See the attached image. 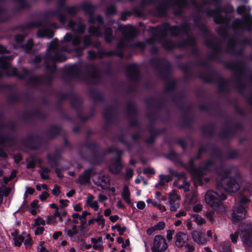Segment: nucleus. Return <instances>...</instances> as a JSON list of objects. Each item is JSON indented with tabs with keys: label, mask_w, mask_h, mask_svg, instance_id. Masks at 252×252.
Returning <instances> with one entry per match:
<instances>
[{
	"label": "nucleus",
	"mask_w": 252,
	"mask_h": 252,
	"mask_svg": "<svg viewBox=\"0 0 252 252\" xmlns=\"http://www.w3.org/2000/svg\"><path fill=\"white\" fill-rule=\"evenodd\" d=\"M59 202L62 207L64 208L67 206L68 201L67 200L60 199Z\"/></svg>",
	"instance_id": "54"
},
{
	"label": "nucleus",
	"mask_w": 252,
	"mask_h": 252,
	"mask_svg": "<svg viewBox=\"0 0 252 252\" xmlns=\"http://www.w3.org/2000/svg\"><path fill=\"white\" fill-rule=\"evenodd\" d=\"M137 207L139 209H143L145 207V203L143 201H139L137 203Z\"/></svg>",
	"instance_id": "53"
},
{
	"label": "nucleus",
	"mask_w": 252,
	"mask_h": 252,
	"mask_svg": "<svg viewBox=\"0 0 252 252\" xmlns=\"http://www.w3.org/2000/svg\"><path fill=\"white\" fill-rule=\"evenodd\" d=\"M194 221L198 224V225H202L204 224L206 222L205 220L201 217L197 215H195L193 216Z\"/></svg>",
	"instance_id": "31"
},
{
	"label": "nucleus",
	"mask_w": 252,
	"mask_h": 252,
	"mask_svg": "<svg viewBox=\"0 0 252 252\" xmlns=\"http://www.w3.org/2000/svg\"><path fill=\"white\" fill-rule=\"evenodd\" d=\"M219 188V185H218L217 191L213 190L207 191L205 195L204 199L206 203L214 209L222 213L225 211V209L221 203V200L225 199L226 196L225 193L220 192Z\"/></svg>",
	"instance_id": "1"
},
{
	"label": "nucleus",
	"mask_w": 252,
	"mask_h": 252,
	"mask_svg": "<svg viewBox=\"0 0 252 252\" xmlns=\"http://www.w3.org/2000/svg\"><path fill=\"white\" fill-rule=\"evenodd\" d=\"M64 40L67 42L71 41L72 43L74 46H78L79 47L75 49L76 52H78L79 50L81 51L83 49L87 47L91 43L90 37L89 36H86L83 40V45L81 46L80 44L81 42V39L80 37L78 35L74 36L73 37L69 33L65 34L64 36Z\"/></svg>",
	"instance_id": "5"
},
{
	"label": "nucleus",
	"mask_w": 252,
	"mask_h": 252,
	"mask_svg": "<svg viewBox=\"0 0 252 252\" xmlns=\"http://www.w3.org/2000/svg\"><path fill=\"white\" fill-rule=\"evenodd\" d=\"M9 56H3L0 58V68L4 69L7 75H16L20 78H24L29 75V71L26 68H23V75L17 74L16 69L10 67V63L8 62Z\"/></svg>",
	"instance_id": "3"
},
{
	"label": "nucleus",
	"mask_w": 252,
	"mask_h": 252,
	"mask_svg": "<svg viewBox=\"0 0 252 252\" xmlns=\"http://www.w3.org/2000/svg\"><path fill=\"white\" fill-rule=\"evenodd\" d=\"M49 196V194L47 192H44L40 195L39 198L41 200H44L46 199Z\"/></svg>",
	"instance_id": "59"
},
{
	"label": "nucleus",
	"mask_w": 252,
	"mask_h": 252,
	"mask_svg": "<svg viewBox=\"0 0 252 252\" xmlns=\"http://www.w3.org/2000/svg\"><path fill=\"white\" fill-rule=\"evenodd\" d=\"M168 199L171 211H176L179 208L180 196L176 193L175 190H172L169 193Z\"/></svg>",
	"instance_id": "9"
},
{
	"label": "nucleus",
	"mask_w": 252,
	"mask_h": 252,
	"mask_svg": "<svg viewBox=\"0 0 252 252\" xmlns=\"http://www.w3.org/2000/svg\"><path fill=\"white\" fill-rule=\"evenodd\" d=\"M109 169L114 174L119 173L122 169V165L120 160H118L114 163H112L110 165Z\"/></svg>",
	"instance_id": "21"
},
{
	"label": "nucleus",
	"mask_w": 252,
	"mask_h": 252,
	"mask_svg": "<svg viewBox=\"0 0 252 252\" xmlns=\"http://www.w3.org/2000/svg\"><path fill=\"white\" fill-rule=\"evenodd\" d=\"M191 236L193 242L198 245H204L208 241L205 234L201 231H193L191 233Z\"/></svg>",
	"instance_id": "10"
},
{
	"label": "nucleus",
	"mask_w": 252,
	"mask_h": 252,
	"mask_svg": "<svg viewBox=\"0 0 252 252\" xmlns=\"http://www.w3.org/2000/svg\"><path fill=\"white\" fill-rule=\"evenodd\" d=\"M112 229L113 230L114 229H117V230L119 232V234L120 235H122L126 231V227L125 226H124L123 227H121V226L118 224H116L114 226H113L112 227Z\"/></svg>",
	"instance_id": "32"
},
{
	"label": "nucleus",
	"mask_w": 252,
	"mask_h": 252,
	"mask_svg": "<svg viewBox=\"0 0 252 252\" xmlns=\"http://www.w3.org/2000/svg\"><path fill=\"white\" fill-rule=\"evenodd\" d=\"M112 33V31L111 29L107 28L105 29L104 36L105 40L108 42H110L113 39Z\"/></svg>",
	"instance_id": "27"
},
{
	"label": "nucleus",
	"mask_w": 252,
	"mask_h": 252,
	"mask_svg": "<svg viewBox=\"0 0 252 252\" xmlns=\"http://www.w3.org/2000/svg\"><path fill=\"white\" fill-rule=\"evenodd\" d=\"M247 10V8L245 6H240L237 9V12L240 14H244Z\"/></svg>",
	"instance_id": "45"
},
{
	"label": "nucleus",
	"mask_w": 252,
	"mask_h": 252,
	"mask_svg": "<svg viewBox=\"0 0 252 252\" xmlns=\"http://www.w3.org/2000/svg\"><path fill=\"white\" fill-rule=\"evenodd\" d=\"M159 177V184L161 186H163L165 183L169 182L172 179V177L171 175H160Z\"/></svg>",
	"instance_id": "26"
},
{
	"label": "nucleus",
	"mask_w": 252,
	"mask_h": 252,
	"mask_svg": "<svg viewBox=\"0 0 252 252\" xmlns=\"http://www.w3.org/2000/svg\"><path fill=\"white\" fill-rule=\"evenodd\" d=\"M224 190L230 192L237 191L240 188V180L228 177H221L220 184Z\"/></svg>",
	"instance_id": "4"
},
{
	"label": "nucleus",
	"mask_w": 252,
	"mask_h": 252,
	"mask_svg": "<svg viewBox=\"0 0 252 252\" xmlns=\"http://www.w3.org/2000/svg\"><path fill=\"white\" fill-rule=\"evenodd\" d=\"M239 201L241 204H244L250 202V200L246 196H242Z\"/></svg>",
	"instance_id": "50"
},
{
	"label": "nucleus",
	"mask_w": 252,
	"mask_h": 252,
	"mask_svg": "<svg viewBox=\"0 0 252 252\" xmlns=\"http://www.w3.org/2000/svg\"><path fill=\"white\" fill-rule=\"evenodd\" d=\"M34 222L35 224L38 226L40 225H44L45 224V221L40 217L36 218L34 220Z\"/></svg>",
	"instance_id": "37"
},
{
	"label": "nucleus",
	"mask_w": 252,
	"mask_h": 252,
	"mask_svg": "<svg viewBox=\"0 0 252 252\" xmlns=\"http://www.w3.org/2000/svg\"><path fill=\"white\" fill-rule=\"evenodd\" d=\"M202 205L200 203H198L193 207L192 209L194 212H199L202 210Z\"/></svg>",
	"instance_id": "43"
},
{
	"label": "nucleus",
	"mask_w": 252,
	"mask_h": 252,
	"mask_svg": "<svg viewBox=\"0 0 252 252\" xmlns=\"http://www.w3.org/2000/svg\"><path fill=\"white\" fill-rule=\"evenodd\" d=\"M94 199L95 197L93 195L89 194L87 196L85 204L96 211L98 210L99 205L97 201L95 200Z\"/></svg>",
	"instance_id": "15"
},
{
	"label": "nucleus",
	"mask_w": 252,
	"mask_h": 252,
	"mask_svg": "<svg viewBox=\"0 0 252 252\" xmlns=\"http://www.w3.org/2000/svg\"><path fill=\"white\" fill-rule=\"evenodd\" d=\"M53 217L56 218L58 217H60V220H62V216H61V214L59 212V209H56L53 214Z\"/></svg>",
	"instance_id": "55"
},
{
	"label": "nucleus",
	"mask_w": 252,
	"mask_h": 252,
	"mask_svg": "<svg viewBox=\"0 0 252 252\" xmlns=\"http://www.w3.org/2000/svg\"><path fill=\"white\" fill-rule=\"evenodd\" d=\"M44 231V228L43 227H38L34 230V233L35 235L41 234Z\"/></svg>",
	"instance_id": "51"
},
{
	"label": "nucleus",
	"mask_w": 252,
	"mask_h": 252,
	"mask_svg": "<svg viewBox=\"0 0 252 252\" xmlns=\"http://www.w3.org/2000/svg\"><path fill=\"white\" fill-rule=\"evenodd\" d=\"M23 235H24V240L23 241L24 243V245L27 246H32V242L30 235L25 232H23Z\"/></svg>",
	"instance_id": "29"
},
{
	"label": "nucleus",
	"mask_w": 252,
	"mask_h": 252,
	"mask_svg": "<svg viewBox=\"0 0 252 252\" xmlns=\"http://www.w3.org/2000/svg\"><path fill=\"white\" fill-rule=\"evenodd\" d=\"M94 171L92 169L86 170L84 172L80 175L78 182L80 184H85L87 183L90 180V176L94 174Z\"/></svg>",
	"instance_id": "14"
},
{
	"label": "nucleus",
	"mask_w": 252,
	"mask_h": 252,
	"mask_svg": "<svg viewBox=\"0 0 252 252\" xmlns=\"http://www.w3.org/2000/svg\"><path fill=\"white\" fill-rule=\"evenodd\" d=\"M123 34L126 39H131L135 35V29L133 27L125 26L124 27Z\"/></svg>",
	"instance_id": "16"
},
{
	"label": "nucleus",
	"mask_w": 252,
	"mask_h": 252,
	"mask_svg": "<svg viewBox=\"0 0 252 252\" xmlns=\"http://www.w3.org/2000/svg\"><path fill=\"white\" fill-rule=\"evenodd\" d=\"M33 42L32 39L28 40V42L25 45L26 52H29L32 48Z\"/></svg>",
	"instance_id": "41"
},
{
	"label": "nucleus",
	"mask_w": 252,
	"mask_h": 252,
	"mask_svg": "<svg viewBox=\"0 0 252 252\" xmlns=\"http://www.w3.org/2000/svg\"><path fill=\"white\" fill-rule=\"evenodd\" d=\"M174 233L173 230H168L167 231L166 238L168 240H171L172 239V235Z\"/></svg>",
	"instance_id": "47"
},
{
	"label": "nucleus",
	"mask_w": 252,
	"mask_h": 252,
	"mask_svg": "<svg viewBox=\"0 0 252 252\" xmlns=\"http://www.w3.org/2000/svg\"><path fill=\"white\" fill-rule=\"evenodd\" d=\"M222 252H232L230 247V244L228 243L224 244Z\"/></svg>",
	"instance_id": "42"
},
{
	"label": "nucleus",
	"mask_w": 252,
	"mask_h": 252,
	"mask_svg": "<svg viewBox=\"0 0 252 252\" xmlns=\"http://www.w3.org/2000/svg\"><path fill=\"white\" fill-rule=\"evenodd\" d=\"M246 211L242 206L235 207L232 214V220L233 221H237L244 219L245 217Z\"/></svg>",
	"instance_id": "11"
},
{
	"label": "nucleus",
	"mask_w": 252,
	"mask_h": 252,
	"mask_svg": "<svg viewBox=\"0 0 252 252\" xmlns=\"http://www.w3.org/2000/svg\"><path fill=\"white\" fill-rule=\"evenodd\" d=\"M206 216L207 218L212 222L215 221L214 220V212L213 211L206 212Z\"/></svg>",
	"instance_id": "35"
},
{
	"label": "nucleus",
	"mask_w": 252,
	"mask_h": 252,
	"mask_svg": "<svg viewBox=\"0 0 252 252\" xmlns=\"http://www.w3.org/2000/svg\"><path fill=\"white\" fill-rule=\"evenodd\" d=\"M119 219V217L117 215H113L110 217L109 219L112 222H116Z\"/></svg>",
	"instance_id": "64"
},
{
	"label": "nucleus",
	"mask_w": 252,
	"mask_h": 252,
	"mask_svg": "<svg viewBox=\"0 0 252 252\" xmlns=\"http://www.w3.org/2000/svg\"><path fill=\"white\" fill-rule=\"evenodd\" d=\"M77 225H73L71 228H65L64 230L66 235L70 238H72L75 235L78 234V231L77 229Z\"/></svg>",
	"instance_id": "24"
},
{
	"label": "nucleus",
	"mask_w": 252,
	"mask_h": 252,
	"mask_svg": "<svg viewBox=\"0 0 252 252\" xmlns=\"http://www.w3.org/2000/svg\"><path fill=\"white\" fill-rule=\"evenodd\" d=\"M83 7H84V9L86 11H88L89 12H91L93 9V6L90 4H85V5H84Z\"/></svg>",
	"instance_id": "52"
},
{
	"label": "nucleus",
	"mask_w": 252,
	"mask_h": 252,
	"mask_svg": "<svg viewBox=\"0 0 252 252\" xmlns=\"http://www.w3.org/2000/svg\"><path fill=\"white\" fill-rule=\"evenodd\" d=\"M37 36L40 37H47L50 38L53 36V32L50 29L44 28L38 31Z\"/></svg>",
	"instance_id": "17"
},
{
	"label": "nucleus",
	"mask_w": 252,
	"mask_h": 252,
	"mask_svg": "<svg viewBox=\"0 0 252 252\" xmlns=\"http://www.w3.org/2000/svg\"><path fill=\"white\" fill-rule=\"evenodd\" d=\"M24 36L21 35H18L15 37V40L17 43H20L24 40Z\"/></svg>",
	"instance_id": "58"
},
{
	"label": "nucleus",
	"mask_w": 252,
	"mask_h": 252,
	"mask_svg": "<svg viewBox=\"0 0 252 252\" xmlns=\"http://www.w3.org/2000/svg\"><path fill=\"white\" fill-rule=\"evenodd\" d=\"M212 164V161H208L205 165L202 167L203 170H209L210 169L209 166Z\"/></svg>",
	"instance_id": "56"
},
{
	"label": "nucleus",
	"mask_w": 252,
	"mask_h": 252,
	"mask_svg": "<svg viewBox=\"0 0 252 252\" xmlns=\"http://www.w3.org/2000/svg\"><path fill=\"white\" fill-rule=\"evenodd\" d=\"M11 191V189L5 186H2L0 188V205L2 203L3 196H7Z\"/></svg>",
	"instance_id": "23"
},
{
	"label": "nucleus",
	"mask_w": 252,
	"mask_h": 252,
	"mask_svg": "<svg viewBox=\"0 0 252 252\" xmlns=\"http://www.w3.org/2000/svg\"><path fill=\"white\" fill-rule=\"evenodd\" d=\"M14 240L15 245L16 246L19 247L24 240V235H23V233L19 236L14 237Z\"/></svg>",
	"instance_id": "30"
},
{
	"label": "nucleus",
	"mask_w": 252,
	"mask_h": 252,
	"mask_svg": "<svg viewBox=\"0 0 252 252\" xmlns=\"http://www.w3.org/2000/svg\"><path fill=\"white\" fill-rule=\"evenodd\" d=\"M189 183L186 181H183V184L182 185H180L179 188L180 189H184L185 191L189 190Z\"/></svg>",
	"instance_id": "39"
},
{
	"label": "nucleus",
	"mask_w": 252,
	"mask_h": 252,
	"mask_svg": "<svg viewBox=\"0 0 252 252\" xmlns=\"http://www.w3.org/2000/svg\"><path fill=\"white\" fill-rule=\"evenodd\" d=\"M168 247L166 240L163 236L157 235L154 237L153 246L151 247L152 252H162Z\"/></svg>",
	"instance_id": "6"
},
{
	"label": "nucleus",
	"mask_w": 252,
	"mask_h": 252,
	"mask_svg": "<svg viewBox=\"0 0 252 252\" xmlns=\"http://www.w3.org/2000/svg\"><path fill=\"white\" fill-rule=\"evenodd\" d=\"M69 26L72 30L76 32L83 33L85 30V27L81 23L76 24L73 21H69Z\"/></svg>",
	"instance_id": "18"
},
{
	"label": "nucleus",
	"mask_w": 252,
	"mask_h": 252,
	"mask_svg": "<svg viewBox=\"0 0 252 252\" xmlns=\"http://www.w3.org/2000/svg\"><path fill=\"white\" fill-rule=\"evenodd\" d=\"M208 14L214 17V21L216 23H224L226 25L228 24V20L227 18L222 15L221 11L220 9L209 11L208 12Z\"/></svg>",
	"instance_id": "12"
},
{
	"label": "nucleus",
	"mask_w": 252,
	"mask_h": 252,
	"mask_svg": "<svg viewBox=\"0 0 252 252\" xmlns=\"http://www.w3.org/2000/svg\"><path fill=\"white\" fill-rule=\"evenodd\" d=\"M98 200L100 202H102V201H105L107 199V197L105 195L102 194H99L98 196Z\"/></svg>",
	"instance_id": "57"
},
{
	"label": "nucleus",
	"mask_w": 252,
	"mask_h": 252,
	"mask_svg": "<svg viewBox=\"0 0 252 252\" xmlns=\"http://www.w3.org/2000/svg\"><path fill=\"white\" fill-rule=\"evenodd\" d=\"M233 27L235 29L244 28L250 30L252 27V16L246 14L243 17V20H235L233 23Z\"/></svg>",
	"instance_id": "7"
},
{
	"label": "nucleus",
	"mask_w": 252,
	"mask_h": 252,
	"mask_svg": "<svg viewBox=\"0 0 252 252\" xmlns=\"http://www.w3.org/2000/svg\"><path fill=\"white\" fill-rule=\"evenodd\" d=\"M165 223L163 221H160L155 225V228L157 230H162L165 227Z\"/></svg>",
	"instance_id": "38"
},
{
	"label": "nucleus",
	"mask_w": 252,
	"mask_h": 252,
	"mask_svg": "<svg viewBox=\"0 0 252 252\" xmlns=\"http://www.w3.org/2000/svg\"><path fill=\"white\" fill-rule=\"evenodd\" d=\"M130 191L127 186L124 187L122 193V196L123 199L128 204H131V199L130 197Z\"/></svg>",
	"instance_id": "22"
},
{
	"label": "nucleus",
	"mask_w": 252,
	"mask_h": 252,
	"mask_svg": "<svg viewBox=\"0 0 252 252\" xmlns=\"http://www.w3.org/2000/svg\"><path fill=\"white\" fill-rule=\"evenodd\" d=\"M58 41L55 39L51 42L48 47L47 53L45 57V61L47 68L49 67V62L51 63L63 62L66 60V58L63 55L58 54Z\"/></svg>",
	"instance_id": "2"
},
{
	"label": "nucleus",
	"mask_w": 252,
	"mask_h": 252,
	"mask_svg": "<svg viewBox=\"0 0 252 252\" xmlns=\"http://www.w3.org/2000/svg\"><path fill=\"white\" fill-rule=\"evenodd\" d=\"M184 247L187 248L188 250L186 252H193L195 250V248L192 245L188 244V243L186 244Z\"/></svg>",
	"instance_id": "46"
},
{
	"label": "nucleus",
	"mask_w": 252,
	"mask_h": 252,
	"mask_svg": "<svg viewBox=\"0 0 252 252\" xmlns=\"http://www.w3.org/2000/svg\"><path fill=\"white\" fill-rule=\"evenodd\" d=\"M73 218V222L74 225H76L78 223V220H80V215L78 213H74L72 215Z\"/></svg>",
	"instance_id": "36"
},
{
	"label": "nucleus",
	"mask_w": 252,
	"mask_h": 252,
	"mask_svg": "<svg viewBox=\"0 0 252 252\" xmlns=\"http://www.w3.org/2000/svg\"><path fill=\"white\" fill-rule=\"evenodd\" d=\"M52 192L54 195L56 196H58L60 193V187L57 185H55Z\"/></svg>",
	"instance_id": "44"
},
{
	"label": "nucleus",
	"mask_w": 252,
	"mask_h": 252,
	"mask_svg": "<svg viewBox=\"0 0 252 252\" xmlns=\"http://www.w3.org/2000/svg\"><path fill=\"white\" fill-rule=\"evenodd\" d=\"M156 230V229H155V226H153L152 227H150V228H149L147 230V234L148 235H151L152 233H153Z\"/></svg>",
	"instance_id": "63"
},
{
	"label": "nucleus",
	"mask_w": 252,
	"mask_h": 252,
	"mask_svg": "<svg viewBox=\"0 0 252 252\" xmlns=\"http://www.w3.org/2000/svg\"><path fill=\"white\" fill-rule=\"evenodd\" d=\"M133 174V170L131 169H128L126 171V176L127 178H131Z\"/></svg>",
	"instance_id": "49"
},
{
	"label": "nucleus",
	"mask_w": 252,
	"mask_h": 252,
	"mask_svg": "<svg viewBox=\"0 0 252 252\" xmlns=\"http://www.w3.org/2000/svg\"><path fill=\"white\" fill-rule=\"evenodd\" d=\"M109 181L110 179L108 176L102 175L98 177V180L95 182V184L103 188H105L109 185Z\"/></svg>",
	"instance_id": "19"
},
{
	"label": "nucleus",
	"mask_w": 252,
	"mask_h": 252,
	"mask_svg": "<svg viewBox=\"0 0 252 252\" xmlns=\"http://www.w3.org/2000/svg\"><path fill=\"white\" fill-rule=\"evenodd\" d=\"M89 22L92 24H97L99 27L103 23L102 18L100 16L91 15L89 19Z\"/></svg>",
	"instance_id": "25"
},
{
	"label": "nucleus",
	"mask_w": 252,
	"mask_h": 252,
	"mask_svg": "<svg viewBox=\"0 0 252 252\" xmlns=\"http://www.w3.org/2000/svg\"><path fill=\"white\" fill-rule=\"evenodd\" d=\"M238 235L237 233H235L234 234H232L230 235V237L233 243H236L237 241Z\"/></svg>",
	"instance_id": "48"
},
{
	"label": "nucleus",
	"mask_w": 252,
	"mask_h": 252,
	"mask_svg": "<svg viewBox=\"0 0 252 252\" xmlns=\"http://www.w3.org/2000/svg\"><path fill=\"white\" fill-rule=\"evenodd\" d=\"M89 32L90 34L100 36L102 35V33L100 31L99 27H95L94 26H91L89 28Z\"/></svg>",
	"instance_id": "28"
},
{
	"label": "nucleus",
	"mask_w": 252,
	"mask_h": 252,
	"mask_svg": "<svg viewBox=\"0 0 252 252\" xmlns=\"http://www.w3.org/2000/svg\"><path fill=\"white\" fill-rule=\"evenodd\" d=\"M95 221L97 222L98 225H101V227H104L105 225V220L103 218V216H99V217H97L95 218Z\"/></svg>",
	"instance_id": "34"
},
{
	"label": "nucleus",
	"mask_w": 252,
	"mask_h": 252,
	"mask_svg": "<svg viewBox=\"0 0 252 252\" xmlns=\"http://www.w3.org/2000/svg\"><path fill=\"white\" fill-rule=\"evenodd\" d=\"M241 237L246 247L252 246V226L247 225L246 227L241 230Z\"/></svg>",
	"instance_id": "8"
},
{
	"label": "nucleus",
	"mask_w": 252,
	"mask_h": 252,
	"mask_svg": "<svg viewBox=\"0 0 252 252\" xmlns=\"http://www.w3.org/2000/svg\"><path fill=\"white\" fill-rule=\"evenodd\" d=\"M175 246L179 248L185 246L188 243L189 236L188 235L182 232H179L176 236Z\"/></svg>",
	"instance_id": "13"
},
{
	"label": "nucleus",
	"mask_w": 252,
	"mask_h": 252,
	"mask_svg": "<svg viewBox=\"0 0 252 252\" xmlns=\"http://www.w3.org/2000/svg\"><path fill=\"white\" fill-rule=\"evenodd\" d=\"M186 215V212L184 210H181L178 213L176 214V217L180 218L182 216H185Z\"/></svg>",
	"instance_id": "62"
},
{
	"label": "nucleus",
	"mask_w": 252,
	"mask_h": 252,
	"mask_svg": "<svg viewBox=\"0 0 252 252\" xmlns=\"http://www.w3.org/2000/svg\"><path fill=\"white\" fill-rule=\"evenodd\" d=\"M91 242L94 244L93 248L94 250L101 251L103 249L102 245V239L101 238L96 239L94 238H92L91 239Z\"/></svg>",
	"instance_id": "20"
},
{
	"label": "nucleus",
	"mask_w": 252,
	"mask_h": 252,
	"mask_svg": "<svg viewBox=\"0 0 252 252\" xmlns=\"http://www.w3.org/2000/svg\"><path fill=\"white\" fill-rule=\"evenodd\" d=\"M35 166V162L33 161H29L27 165L28 168H33Z\"/></svg>",
	"instance_id": "60"
},
{
	"label": "nucleus",
	"mask_w": 252,
	"mask_h": 252,
	"mask_svg": "<svg viewBox=\"0 0 252 252\" xmlns=\"http://www.w3.org/2000/svg\"><path fill=\"white\" fill-rule=\"evenodd\" d=\"M171 33L173 35H177L180 33V29L178 27L175 26L171 28Z\"/></svg>",
	"instance_id": "40"
},
{
	"label": "nucleus",
	"mask_w": 252,
	"mask_h": 252,
	"mask_svg": "<svg viewBox=\"0 0 252 252\" xmlns=\"http://www.w3.org/2000/svg\"><path fill=\"white\" fill-rule=\"evenodd\" d=\"M194 178L196 181L201 182L202 181V177L203 176L202 171H196L195 172L194 175Z\"/></svg>",
	"instance_id": "33"
},
{
	"label": "nucleus",
	"mask_w": 252,
	"mask_h": 252,
	"mask_svg": "<svg viewBox=\"0 0 252 252\" xmlns=\"http://www.w3.org/2000/svg\"><path fill=\"white\" fill-rule=\"evenodd\" d=\"M115 11V8L114 6L108 7L107 9L106 12L107 14H113Z\"/></svg>",
	"instance_id": "61"
}]
</instances>
